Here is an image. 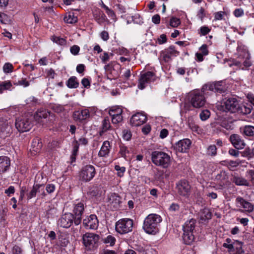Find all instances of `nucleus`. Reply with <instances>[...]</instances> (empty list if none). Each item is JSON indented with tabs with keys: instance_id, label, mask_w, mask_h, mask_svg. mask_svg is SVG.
<instances>
[{
	"instance_id": "24",
	"label": "nucleus",
	"mask_w": 254,
	"mask_h": 254,
	"mask_svg": "<svg viewBox=\"0 0 254 254\" xmlns=\"http://www.w3.org/2000/svg\"><path fill=\"white\" fill-rule=\"evenodd\" d=\"M115 64V62H111L104 66V69L107 72V78L110 80L116 79L118 76L117 72L114 68Z\"/></svg>"
},
{
	"instance_id": "9",
	"label": "nucleus",
	"mask_w": 254,
	"mask_h": 254,
	"mask_svg": "<svg viewBox=\"0 0 254 254\" xmlns=\"http://www.w3.org/2000/svg\"><path fill=\"white\" fill-rule=\"evenodd\" d=\"M155 74L152 71H147L140 73L138 79V88L142 90L144 89L147 85L156 80Z\"/></svg>"
},
{
	"instance_id": "8",
	"label": "nucleus",
	"mask_w": 254,
	"mask_h": 254,
	"mask_svg": "<svg viewBox=\"0 0 254 254\" xmlns=\"http://www.w3.org/2000/svg\"><path fill=\"white\" fill-rule=\"evenodd\" d=\"M208 90L213 91L216 93L222 94L226 91L227 88L224 82L222 81H220L213 83H208L205 84L202 87V92H206Z\"/></svg>"
},
{
	"instance_id": "16",
	"label": "nucleus",
	"mask_w": 254,
	"mask_h": 254,
	"mask_svg": "<svg viewBox=\"0 0 254 254\" xmlns=\"http://www.w3.org/2000/svg\"><path fill=\"white\" fill-rule=\"evenodd\" d=\"M84 211V204L82 202H79L76 204L73 209V216L74 217V223L75 225H78L81 222L82 215Z\"/></svg>"
},
{
	"instance_id": "21",
	"label": "nucleus",
	"mask_w": 254,
	"mask_h": 254,
	"mask_svg": "<svg viewBox=\"0 0 254 254\" xmlns=\"http://www.w3.org/2000/svg\"><path fill=\"white\" fill-rule=\"evenodd\" d=\"M147 121L146 116L142 113H137L133 115L130 119L131 126H140L144 124Z\"/></svg>"
},
{
	"instance_id": "15",
	"label": "nucleus",
	"mask_w": 254,
	"mask_h": 254,
	"mask_svg": "<svg viewBox=\"0 0 254 254\" xmlns=\"http://www.w3.org/2000/svg\"><path fill=\"white\" fill-rule=\"evenodd\" d=\"M50 116V112L45 109H40L35 113L34 118L38 123L43 125L48 123Z\"/></svg>"
},
{
	"instance_id": "28",
	"label": "nucleus",
	"mask_w": 254,
	"mask_h": 254,
	"mask_svg": "<svg viewBox=\"0 0 254 254\" xmlns=\"http://www.w3.org/2000/svg\"><path fill=\"white\" fill-rule=\"evenodd\" d=\"M12 132L11 126L8 123H2L0 126V135L3 137L7 136Z\"/></svg>"
},
{
	"instance_id": "5",
	"label": "nucleus",
	"mask_w": 254,
	"mask_h": 254,
	"mask_svg": "<svg viewBox=\"0 0 254 254\" xmlns=\"http://www.w3.org/2000/svg\"><path fill=\"white\" fill-rule=\"evenodd\" d=\"M243 243L238 240L234 242L230 238H227L225 242L223 244V247L228 249L230 254H244L243 249Z\"/></svg>"
},
{
	"instance_id": "47",
	"label": "nucleus",
	"mask_w": 254,
	"mask_h": 254,
	"mask_svg": "<svg viewBox=\"0 0 254 254\" xmlns=\"http://www.w3.org/2000/svg\"><path fill=\"white\" fill-rule=\"evenodd\" d=\"M219 125L222 127L226 128V129H231L232 127L231 123H229L225 119H221L220 120Z\"/></svg>"
},
{
	"instance_id": "2",
	"label": "nucleus",
	"mask_w": 254,
	"mask_h": 254,
	"mask_svg": "<svg viewBox=\"0 0 254 254\" xmlns=\"http://www.w3.org/2000/svg\"><path fill=\"white\" fill-rule=\"evenodd\" d=\"M206 92H202L201 90L195 89L191 91L189 95V101L191 106L195 108H201L204 107L206 100L204 94Z\"/></svg>"
},
{
	"instance_id": "17",
	"label": "nucleus",
	"mask_w": 254,
	"mask_h": 254,
	"mask_svg": "<svg viewBox=\"0 0 254 254\" xmlns=\"http://www.w3.org/2000/svg\"><path fill=\"white\" fill-rule=\"evenodd\" d=\"M74 217L73 215L71 213H66L63 214L59 219L58 224L60 227L68 228L74 223Z\"/></svg>"
},
{
	"instance_id": "37",
	"label": "nucleus",
	"mask_w": 254,
	"mask_h": 254,
	"mask_svg": "<svg viewBox=\"0 0 254 254\" xmlns=\"http://www.w3.org/2000/svg\"><path fill=\"white\" fill-rule=\"evenodd\" d=\"M243 133L248 136L254 135V127L252 126H246L243 128Z\"/></svg>"
},
{
	"instance_id": "3",
	"label": "nucleus",
	"mask_w": 254,
	"mask_h": 254,
	"mask_svg": "<svg viewBox=\"0 0 254 254\" xmlns=\"http://www.w3.org/2000/svg\"><path fill=\"white\" fill-rule=\"evenodd\" d=\"M151 160L156 166L166 168L170 164V157L165 152L154 151L151 153Z\"/></svg>"
},
{
	"instance_id": "44",
	"label": "nucleus",
	"mask_w": 254,
	"mask_h": 254,
	"mask_svg": "<svg viewBox=\"0 0 254 254\" xmlns=\"http://www.w3.org/2000/svg\"><path fill=\"white\" fill-rule=\"evenodd\" d=\"M0 21L2 24H8L10 23V19L7 14L0 12Z\"/></svg>"
},
{
	"instance_id": "59",
	"label": "nucleus",
	"mask_w": 254,
	"mask_h": 254,
	"mask_svg": "<svg viewBox=\"0 0 254 254\" xmlns=\"http://www.w3.org/2000/svg\"><path fill=\"white\" fill-rule=\"evenodd\" d=\"M36 194V188L35 187H32L30 192L26 194L27 198L28 200L31 199L33 197H35Z\"/></svg>"
},
{
	"instance_id": "7",
	"label": "nucleus",
	"mask_w": 254,
	"mask_h": 254,
	"mask_svg": "<svg viewBox=\"0 0 254 254\" xmlns=\"http://www.w3.org/2000/svg\"><path fill=\"white\" fill-rule=\"evenodd\" d=\"M133 225V222L131 219H121L116 223L115 230L119 234H125L132 231Z\"/></svg>"
},
{
	"instance_id": "50",
	"label": "nucleus",
	"mask_w": 254,
	"mask_h": 254,
	"mask_svg": "<svg viewBox=\"0 0 254 254\" xmlns=\"http://www.w3.org/2000/svg\"><path fill=\"white\" fill-rule=\"evenodd\" d=\"M113 54L112 53L108 54L107 52H104L103 55H101L100 58L101 61L104 64H106L110 60V57L112 56Z\"/></svg>"
},
{
	"instance_id": "12",
	"label": "nucleus",
	"mask_w": 254,
	"mask_h": 254,
	"mask_svg": "<svg viewBox=\"0 0 254 254\" xmlns=\"http://www.w3.org/2000/svg\"><path fill=\"white\" fill-rule=\"evenodd\" d=\"M176 189L180 195L188 197L190 192V186L186 180H181L176 183Z\"/></svg>"
},
{
	"instance_id": "62",
	"label": "nucleus",
	"mask_w": 254,
	"mask_h": 254,
	"mask_svg": "<svg viewBox=\"0 0 254 254\" xmlns=\"http://www.w3.org/2000/svg\"><path fill=\"white\" fill-rule=\"evenodd\" d=\"M119 153L121 154L122 157H126V154L128 153L129 151L126 146L124 145H121Z\"/></svg>"
},
{
	"instance_id": "27",
	"label": "nucleus",
	"mask_w": 254,
	"mask_h": 254,
	"mask_svg": "<svg viewBox=\"0 0 254 254\" xmlns=\"http://www.w3.org/2000/svg\"><path fill=\"white\" fill-rule=\"evenodd\" d=\"M111 145L110 142L108 140L103 142L101 149L98 152L99 157H107L108 156L111 149Z\"/></svg>"
},
{
	"instance_id": "31",
	"label": "nucleus",
	"mask_w": 254,
	"mask_h": 254,
	"mask_svg": "<svg viewBox=\"0 0 254 254\" xmlns=\"http://www.w3.org/2000/svg\"><path fill=\"white\" fill-rule=\"evenodd\" d=\"M72 151L70 156V159L71 163L74 162L76 160V157L78 152V149L79 146V143L78 140L74 139L72 142Z\"/></svg>"
},
{
	"instance_id": "4",
	"label": "nucleus",
	"mask_w": 254,
	"mask_h": 254,
	"mask_svg": "<svg viewBox=\"0 0 254 254\" xmlns=\"http://www.w3.org/2000/svg\"><path fill=\"white\" fill-rule=\"evenodd\" d=\"M82 241L87 250H94L98 247L99 236L92 233H86L82 236Z\"/></svg>"
},
{
	"instance_id": "43",
	"label": "nucleus",
	"mask_w": 254,
	"mask_h": 254,
	"mask_svg": "<svg viewBox=\"0 0 254 254\" xmlns=\"http://www.w3.org/2000/svg\"><path fill=\"white\" fill-rule=\"evenodd\" d=\"M207 154L211 156H214L217 154V148L215 145H211L208 147Z\"/></svg>"
},
{
	"instance_id": "55",
	"label": "nucleus",
	"mask_w": 254,
	"mask_h": 254,
	"mask_svg": "<svg viewBox=\"0 0 254 254\" xmlns=\"http://www.w3.org/2000/svg\"><path fill=\"white\" fill-rule=\"evenodd\" d=\"M13 66L11 64L5 63L3 66V70L5 73H10L13 71Z\"/></svg>"
},
{
	"instance_id": "38",
	"label": "nucleus",
	"mask_w": 254,
	"mask_h": 254,
	"mask_svg": "<svg viewBox=\"0 0 254 254\" xmlns=\"http://www.w3.org/2000/svg\"><path fill=\"white\" fill-rule=\"evenodd\" d=\"M32 146L33 147V151L38 152L42 146V142L39 138H35L32 141Z\"/></svg>"
},
{
	"instance_id": "48",
	"label": "nucleus",
	"mask_w": 254,
	"mask_h": 254,
	"mask_svg": "<svg viewBox=\"0 0 254 254\" xmlns=\"http://www.w3.org/2000/svg\"><path fill=\"white\" fill-rule=\"evenodd\" d=\"M122 112L123 110L121 108H116L115 109L110 110L109 114L111 116H117L122 115Z\"/></svg>"
},
{
	"instance_id": "52",
	"label": "nucleus",
	"mask_w": 254,
	"mask_h": 254,
	"mask_svg": "<svg viewBox=\"0 0 254 254\" xmlns=\"http://www.w3.org/2000/svg\"><path fill=\"white\" fill-rule=\"evenodd\" d=\"M211 29L206 26H201L199 30H198V34L201 36H205L207 35L210 31Z\"/></svg>"
},
{
	"instance_id": "6",
	"label": "nucleus",
	"mask_w": 254,
	"mask_h": 254,
	"mask_svg": "<svg viewBox=\"0 0 254 254\" xmlns=\"http://www.w3.org/2000/svg\"><path fill=\"white\" fill-rule=\"evenodd\" d=\"M239 103L235 98L225 99L221 103L219 108L220 111L231 113H236L239 109Z\"/></svg>"
},
{
	"instance_id": "58",
	"label": "nucleus",
	"mask_w": 254,
	"mask_h": 254,
	"mask_svg": "<svg viewBox=\"0 0 254 254\" xmlns=\"http://www.w3.org/2000/svg\"><path fill=\"white\" fill-rule=\"evenodd\" d=\"M206 13L204 8L201 7L197 13V17L203 21V18L205 17Z\"/></svg>"
},
{
	"instance_id": "33",
	"label": "nucleus",
	"mask_w": 254,
	"mask_h": 254,
	"mask_svg": "<svg viewBox=\"0 0 254 254\" xmlns=\"http://www.w3.org/2000/svg\"><path fill=\"white\" fill-rule=\"evenodd\" d=\"M183 239L186 244H191L194 240L193 233L184 232Z\"/></svg>"
},
{
	"instance_id": "61",
	"label": "nucleus",
	"mask_w": 254,
	"mask_h": 254,
	"mask_svg": "<svg viewBox=\"0 0 254 254\" xmlns=\"http://www.w3.org/2000/svg\"><path fill=\"white\" fill-rule=\"evenodd\" d=\"M132 21L136 24H141L143 22L142 21V19L138 14H136L134 16H132Z\"/></svg>"
},
{
	"instance_id": "19",
	"label": "nucleus",
	"mask_w": 254,
	"mask_h": 254,
	"mask_svg": "<svg viewBox=\"0 0 254 254\" xmlns=\"http://www.w3.org/2000/svg\"><path fill=\"white\" fill-rule=\"evenodd\" d=\"M90 111L88 109H84L75 111L73 113V118L74 121L83 123L90 118Z\"/></svg>"
},
{
	"instance_id": "63",
	"label": "nucleus",
	"mask_w": 254,
	"mask_h": 254,
	"mask_svg": "<svg viewBox=\"0 0 254 254\" xmlns=\"http://www.w3.org/2000/svg\"><path fill=\"white\" fill-rule=\"evenodd\" d=\"M53 41L54 42L60 45H63L65 43V41L64 39L57 36H54L53 37Z\"/></svg>"
},
{
	"instance_id": "41",
	"label": "nucleus",
	"mask_w": 254,
	"mask_h": 254,
	"mask_svg": "<svg viewBox=\"0 0 254 254\" xmlns=\"http://www.w3.org/2000/svg\"><path fill=\"white\" fill-rule=\"evenodd\" d=\"M188 125L189 128L192 131L196 132L198 130V126L195 123L192 118H189Z\"/></svg>"
},
{
	"instance_id": "54",
	"label": "nucleus",
	"mask_w": 254,
	"mask_h": 254,
	"mask_svg": "<svg viewBox=\"0 0 254 254\" xmlns=\"http://www.w3.org/2000/svg\"><path fill=\"white\" fill-rule=\"evenodd\" d=\"M241 154L242 156L247 157L249 159L254 156L252 153V150H251L249 148H246L244 151L241 152Z\"/></svg>"
},
{
	"instance_id": "42",
	"label": "nucleus",
	"mask_w": 254,
	"mask_h": 254,
	"mask_svg": "<svg viewBox=\"0 0 254 254\" xmlns=\"http://www.w3.org/2000/svg\"><path fill=\"white\" fill-rule=\"evenodd\" d=\"M105 244L109 245L110 246H113L115 245L116 239L114 237L109 235L106 238L103 240Z\"/></svg>"
},
{
	"instance_id": "30",
	"label": "nucleus",
	"mask_w": 254,
	"mask_h": 254,
	"mask_svg": "<svg viewBox=\"0 0 254 254\" xmlns=\"http://www.w3.org/2000/svg\"><path fill=\"white\" fill-rule=\"evenodd\" d=\"M93 16L97 22L100 25L105 22L107 19L105 14L100 10L94 12Z\"/></svg>"
},
{
	"instance_id": "11",
	"label": "nucleus",
	"mask_w": 254,
	"mask_h": 254,
	"mask_svg": "<svg viewBox=\"0 0 254 254\" xmlns=\"http://www.w3.org/2000/svg\"><path fill=\"white\" fill-rule=\"evenodd\" d=\"M96 171L94 167L91 165H88L82 168L80 174V178L82 181L88 182L90 181L95 176Z\"/></svg>"
},
{
	"instance_id": "13",
	"label": "nucleus",
	"mask_w": 254,
	"mask_h": 254,
	"mask_svg": "<svg viewBox=\"0 0 254 254\" xmlns=\"http://www.w3.org/2000/svg\"><path fill=\"white\" fill-rule=\"evenodd\" d=\"M237 51L239 54L238 58L245 60L242 65L243 67H244V70L246 69L252 65L250 54L246 49L242 46L237 48Z\"/></svg>"
},
{
	"instance_id": "46",
	"label": "nucleus",
	"mask_w": 254,
	"mask_h": 254,
	"mask_svg": "<svg viewBox=\"0 0 254 254\" xmlns=\"http://www.w3.org/2000/svg\"><path fill=\"white\" fill-rule=\"evenodd\" d=\"M210 116V112L208 110H204L201 112L199 117L202 121H206Z\"/></svg>"
},
{
	"instance_id": "56",
	"label": "nucleus",
	"mask_w": 254,
	"mask_h": 254,
	"mask_svg": "<svg viewBox=\"0 0 254 254\" xmlns=\"http://www.w3.org/2000/svg\"><path fill=\"white\" fill-rule=\"evenodd\" d=\"M23 252L21 247L18 245H14L11 249L12 254H23Z\"/></svg>"
},
{
	"instance_id": "32",
	"label": "nucleus",
	"mask_w": 254,
	"mask_h": 254,
	"mask_svg": "<svg viewBox=\"0 0 254 254\" xmlns=\"http://www.w3.org/2000/svg\"><path fill=\"white\" fill-rule=\"evenodd\" d=\"M64 21L67 23L73 24L77 22L78 18L74 13L69 12L66 14L64 18Z\"/></svg>"
},
{
	"instance_id": "14",
	"label": "nucleus",
	"mask_w": 254,
	"mask_h": 254,
	"mask_svg": "<svg viewBox=\"0 0 254 254\" xmlns=\"http://www.w3.org/2000/svg\"><path fill=\"white\" fill-rule=\"evenodd\" d=\"M179 55V52L176 50L174 46H170L161 53V57L165 63L171 61L173 58L177 57Z\"/></svg>"
},
{
	"instance_id": "23",
	"label": "nucleus",
	"mask_w": 254,
	"mask_h": 254,
	"mask_svg": "<svg viewBox=\"0 0 254 254\" xmlns=\"http://www.w3.org/2000/svg\"><path fill=\"white\" fill-rule=\"evenodd\" d=\"M229 139L234 147L237 149H242L246 146L244 140L237 134L231 135Z\"/></svg>"
},
{
	"instance_id": "53",
	"label": "nucleus",
	"mask_w": 254,
	"mask_h": 254,
	"mask_svg": "<svg viewBox=\"0 0 254 254\" xmlns=\"http://www.w3.org/2000/svg\"><path fill=\"white\" fill-rule=\"evenodd\" d=\"M115 169L117 171V175L119 177H122L124 176L126 171L125 167H120L119 165H115Z\"/></svg>"
},
{
	"instance_id": "10",
	"label": "nucleus",
	"mask_w": 254,
	"mask_h": 254,
	"mask_svg": "<svg viewBox=\"0 0 254 254\" xmlns=\"http://www.w3.org/2000/svg\"><path fill=\"white\" fill-rule=\"evenodd\" d=\"M32 127L31 119L26 117L17 118L15 122V127L19 132H25L29 130Z\"/></svg>"
},
{
	"instance_id": "35",
	"label": "nucleus",
	"mask_w": 254,
	"mask_h": 254,
	"mask_svg": "<svg viewBox=\"0 0 254 254\" xmlns=\"http://www.w3.org/2000/svg\"><path fill=\"white\" fill-rule=\"evenodd\" d=\"M33 187L36 188V194L38 193L40 197L43 198L46 196V193L45 191V186L43 184H34Z\"/></svg>"
},
{
	"instance_id": "40",
	"label": "nucleus",
	"mask_w": 254,
	"mask_h": 254,
	"mask_svg": "<svg viewBox=\"0 0 254 254\" xmlns=\"http://www.w3.org/2000/svg\"><path fill=\"white\" fill-rule=\"evenodd\" d=\"M251 112V109L250 108L247 107L245 105L240 106L239 104V109L237 112V113L247 115L250 114Z\"/></svg>"
},
{
	"instance_id": "57",
	"label": "nucleus",
	"mask_w": 254,
	"mask_h": 254,
	"mask_svg": "<svg viewBox=\"0 0 254 254\" xmlns=\"http://www.w3.org/2000/svg\"><path fill=\"white\" fill-rule=\"evenodd\" d=\"M247 177L249 179V183L251 182L254 185V170H250L247 172Z\"/></svg>"
},
{
	"instance_id": "51",
	"label": "nucleus",
	"mask_w": 254,
	"mask_h": 254,
	"mask_svg": "<svg viewBox=\"0 0 254 254\" xmlns=\"http://www.w3.org/2000/svg\"><path fill=\"white\" fill-rule=\"evenodd\" d=\"M181 24L180 20L176 17H172L170 21L169 25L172 27H177Z\"/></svg>"
},
{
	"instance_id": "60",
	"label": "nucleus",
	"mask_w": 254,
	"mask_h": 254,
	"mask_svg": "<svg viewBox=\"0 0 254 254\" xmlns=\"http://www.w3.org/2000/svg\"><path fill=\"white\" fill-rule=\"evenodd\" d=\"M132 134L130 131L125 129L123 131V137L126 140H129L131 139Z\"/></svg>"
},
{
	"instance_id": "64",
	"label": "nucleus",
	"mask_w": 254,
	"mask_h": 254,
	"mask_svg": "<svg viewBox=\"0 0 254 254\" xmlns=\"http://www.w3.org/2000/svg\"><path fill=\"white\" fill-rule=\"evenodd\" d=\"M80 50V48L77 45H73L71 46L70 48V51L72 54L73 55H77L78 54V53Z\"/></svg>"
},
{
	"instance_id": "29",
	"label": "nucleus",
	"mask_w": 254,
	"mask_h": 254,
	"mask_svg": "<svg viewBox=\"0 0 254 254\" xmlns=\"http://www.w3.org/2000/svg\"><path fill=\"white\" fill-rule=\"evenodd\" d=\"M232 181L237 186H250L249 182L242 177L234 176L232 179Z\"/></svg>"
},
{
	"instance_id": "22",
	"label": "nucleus",
	"mask_w": 254,
	"mask_h": 254,
	"mask_svg": "<svg viewBox=\"0 0 254 254\" xmlns=\"http://www.w3.org/2000/svg\"><path fill=\"white\" fill-rule=\"evenodd\" d=\"M236 202L241 204L244 209H239L237 211L244 212V211L251 213L253 211L254 209V205L251 202L247 201L244 198L241 196H238L236 199Z\"/></svg>"
},
{
	"instance_id": "36",
	"label": "nucleus",
	"mask_w": 254,
	"mask_h": 254,
	"mask_svg": "<svg viewBox=\"0 0 254 254\" xmlns=\"http://www.w3.org/2000/svg\"><path fill=\"white\" fill-rule=\"evenodd\" d=\"M200 219L202 220H209L211 218L212 213L207 208H204L201 211Z\"/></svg>"
},
{
	"instance_id": "45",
	"label": "nucleus",
	"mask_w": 254,
	"mask_h": 254,
	"mask_svg": "<svg viewBox=\"0 0 254 254\" xmlns=\"http://www.w3.org/2000/svg\"><path fill=\"white\" fill-rule=\"evenodd\" d=\"M52 109L56 113H61L64 111V106L60 104H53L51 107Z\"/></svg>"
},
{
	"instance_id": "25",
	"label": "nucleus",
	"mask_w": 254,
	"mask_h": 254,
	"mask_svg": "<svg viewBox=\"0 0 254 254\" xmlns=\"http://www.w3.org/2000/svg\"><path fill=\"white\" fill-rule=\"evenodd\" d=\"M10 165L9 158L5 156H0V173H3L8 170Z\"/></svg>"
},
{
	"instance_id": "1",
	"label": "nucleus",
	"mask_w": 254,
	"mask_h": 254,
	"mask_svg": "<svg viewBox=\"0 0 254 254\" xmlns=\"http://www.w3.org/2000/svg\"><path fill=\"white\" fill-rule=\"evenodd\" d=\"M162 221V219L160 215L155 213L150 214L145 218L142 229L146 233L155 235L159 232Z\"/></svg>"
},
{
	"instance_id": "39",
	"label": "nucleus",
	"mask_w": 254,
	"mask_h": 254,
	"mask_svg": "<svg viewBox=\"0 0 254 254\" xmlns=\"http://www.w3.org/2000/svg\"><path fill=\"white\" fill-rule=\"evenodd\" d=\"M12 86V84L10 81H4L0 83V94H1L3 91L9 89Z\"/></svg>"
},
{
	"instance_id": "49",
	"label": "nucleus",
	"mask_w": 254,
	"mask_h": 254,
	"mask_svg": "<svg viewBox=\"0 0 254 254\" xmlns=\"http://www.w3.org/2000/svg\"><path fill=\"white\" fill-rule=\"evenodd\" d=\"M111 127L109 119L105 118L102 122V131L105 132L108 130Z\"/></svg>"
},
{
	"instance_id": "20",
	"label": "nucleus",
	"mask_w": 254,
	"mask_h": 254,
	"mask_svg": "<svg viewBox=\"0 0 254 254\" xmlns=\"http://www.w3.org/2000/svg\"><path fill=\"white\" fill-rule=\"evenodd\" d=\"M83 224L87 229L95 230L98 227L99 221L96 215L91 214L83 219Z\"/></svg>"
},
{
	"instance_id": "26",
	"label": "nucleus",
	"mask_w": 254,
	"mask_h": 254,
	"mask_svg": "<svg viewBox=\"0 0 254 254\" xmlns=\"http://www.w3.org/2000/svg\"><path fill=\"white\" fill-rule=\"evenodd\" d=\"M196 223V220L193 218H191L189 220H187L183 225V232H186V233H194Z\"/></svg>"
},
{
	"instance_id": "34",
	"label": "nucleus",
	"mask_w": 254,
	"mask_h": 254,
	"mask_svg": "<svg viewBox=\"0 0 254 254\" xmlns=\"http://www.w3.org/2000/svg\"><path fill=\"white\" fill-rule=\"evenodd\" d=\"M66 84L69 88H76L78 87L79 83L75 76H71L68 79Z\"/></svg>"
},
{
	"instance_id": "18",
	"label": "nucleus",
	"mask_w": 254,
	"mask_h": 254,
	"mask_svg": "<svg viewBox=\"0 0 254 254\" xmlns=\"http://www.w3.org/2000/svg\"><path fill=\"white\" fill-rule=\"evenodd\" d=\"M191 141L190 139L184 138L178 141L174 146V148L177 152L187 153L190 148Z\"/></svg>"
}]
</instances>
